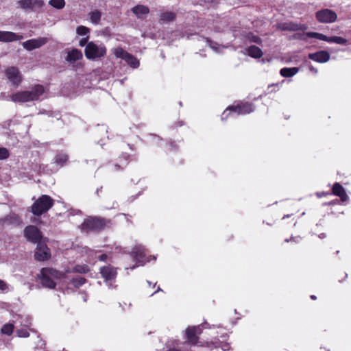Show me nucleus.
<instances>
[{"label": "nucleus", "instance_id": "obj_6", "mask_svg": "<svg viewBox=\"0 0 351 351\" xmlns=\"http://www.w3.org/2000/svg\"><path fill=\"white\" fill-rule=\"evenodd\" d=\"M254 110V106L249 103H241L237 106H230L223 112L221 119H226L230 112L235 113L237 115L246 114L253 112Z\"/></svg>", "mask_w": 351, "mask_h": 351}, {"label": "nucleus", "instance_id": "obj_11", "mask_svg": "<svg viewBox=\"0 0 351 351\" xmlns=\"http://www.w3.org/2000/svg\"><path fill=\"white\" fill-rule=\"evenodd\" d=\"M24 236L28 241L34 243L41 242L42 234L40 230L34 226H28L24 230Z\"/></svg>", "mask_w": 351, "mask_h": 351}, {"label": "nucleus", "instance_id": "obj_1", "mask_svg": "<svg viewBox=\"0 0 351 351\" xmlns=\"http://www.w3.org/2000/svg\"><path fill=\"white\" fill-rule=\"evenodd\" d=\"M202 333V328L200 326H189L185 330L186 343L191 346H199L208 348H218L220 347L223 351H227L230 349L228 343H219V342H199V335Z\"/></svg>", "mask_w": 351, "mask_h": 351}, {"label": "nucleus", "instance_id": "obj_30", "mask_svg": "<svg viewBox=\"0 0 351 351\" xmlns=\"http://www.w3.org/2000/svg\"><path fill=\"white\" fill-rule=\"evenodd\" d=\"M305 35L307 36V37H309V38H316V39H318V40H324V41H326L327 40V36L321 34V33H318V32H306L305 34Z\"/></svg>", "mask_w": 351, "mask_h": 351}, {"label": "nucleus", "instance_id": "obj_19", "mask_svg": "<svg viewBox=\"0 0 351 351\" xmlns=\"http://www.w3.org/2000/svg\"><path fill=\"white\" fill-rule=\"evenodd\" d=\"M332 192L334 195L340 197L342 202H346L349 199L344 188L339 182H335L333 184Z\"/></svg>", "mask_w": 351, "mask_h": 351}, {"label": "nucleus", "instance_id": "obj_44", "mask_svg": "<svg viewBox=\"0 0 351 351\" xmlns=\"http://www.w3.org/2000/svg\"><path fill=\"white\" fill-rule=\"evenodd\" d=\"M308 69H309V70H310L312 73H315V74H317V72H318V71H317V69H315V67H313L312 65L308 66Z\"/></svg>", "mask_w": 351, "mask_h": 351}, {"label": "nucleus", "instance_id": "obj_15", "mask_svg": "<svg viewBox=\"0 0 351 351\" xmlns=\"http://www.w3.org/2000/svg\"><path fill=\"white\" fill-rule=\"evenodd\" d=\"M49 249L43 242H38L37 244L35 258L38 261H45L50 258Z\"/></svg>", "mask_w": 351, "mask_h": 351}, {"label": "nucleus", "instance_id": "obj_21", "mask_svg": "<svg viewBox=\"0 0 351 351\" xmlns=\"http://www.w3.org/2000/svg\"><path fill=\"white\" fill-rule=\"evenodd\" d=\"M133 13L139 19L144 18L149 12L147 6L138 5L132 8Z\"/></svg>", "mask_w": 351, "mask_h": 351}, {"label": "nucleus", "instance_id": "obj_18", "mask_svg": "<svg viewBox=\"0 0 351 351\" xmlns=\"http://www.w3.org/2000/svg\"><path fill=\"white\" fill-rule=\"evenodd\" d=\"M330 53L326 51H319L308 54V58L319 63H325L330 60Z\"/></svg>", "mask_w": 351, "mask_h": 351}, {"label": "nucleus", "instance_id": "obj_14", "mask_svg": "<svg viewBox=\"0 0 351 351\" xmlns=\"http://www.w3.org/2000/svg\"><path fill=\"white\" fill-rule=\"evenodd\" d=\"M18 4L23 10H36L44 5V1L43 0H20Z\"/></svg>", "mask_w": 351, "mask_h": 351}, {"label": "nucleus", "instance_id": "obj_47", "mask_svg": "<svg viewBox=\"0 0 351 351\" xmlns=\"http://www.w3.org/2000/svg\"><path fill=\"white\" fill-rule=\"evenodd\" d=\"M291 239H293L295 242H298L300 239L297 237V238H291Z\"/></svg>", "mask_w": 351, "mask_h": 351}, {"label": "nucleus", "instance_id": "obj_5", "mask_svg": "<svg viewBox=\"0 0 351 351\" xmlns=\"http://www.w3.org/2000/svg\"><path fill=\"white\" fill-rule=\"evenodd\" d=\"M106 54V48L102 45L93 42L88 43L85 48V56L88 59L94 60L104 57Z\"/></svg>", "mask_w": 351, "mask_h": 351}, {"label": "nucleus", "instance_id": "obj_39", "mask_svg": "<svg viewBox=\"0 0 351 351\" xmlns=\"http://www.w3.org/2000/svg\"><path fill=\"white\" fill-rule=\"evenodd\" d=\"M9 156V152L6 148L0 147V160H3Z\"/></svg>", "mask_w": 351, "mask_h": 351}, {"label": "nucleus", "instance_id": "obj_28", "mask_svg": "<svg viewBox=\"0 0 351 351\" xmlns=\"http://www.w3.org/2000/svg\"><path fill=\"white\" fill-rule=\"evenodd\" d=\"M326 41L328 43H334L339 45H346L347 43V40L341 36H327V40Z\"/></svg>", "mask_w": 351, "mask_h": 351}, {"label": "nucleus", "instance_id": "obj_12", "mask_svg": "<svg viewBox=\"0 0 351 351\" xmlns=\"http://www.w3.org/2000/svg\"><path fill=\"white\" fill-rule=\"evenodd\" d=\"M100 273L102 277L106 281L108 287H112V282L115 279L117 276V269L110 265L104 266L101 267Z\"/></svg>", "mask_w": 351, "mask_h": 351}, {"label": "nucleus", "instance_id": "obj_37", "mask_svg": "<svg viewBox=\"0 0 351 351\" xmlns=\"http://www.w3.org/2000/svg\"><path fill=\"white\" fill-rule=\"evenodd\" d=\"M75 271L77 273H86L89 271V268L87 265H77L74 268Z\"/></svg>", "mask_w": 351, "mask_h": 351}, {"label": "nucleus", "instance_id": "obj_32", "mask_svg": "<svg viewBox=\"0 0 351 351\" xmlns=\"http://www.w3.org/2000/svg\"><path fill=\"white\" fill-rule=\"evenodd\" d=\"M19 322L21 325L25 326V328H28L32 324V319L29 315L21 316L19 317Z\"/></svg>", "mask_w": 351, "mask_h": 351}, {"label": "nucleus", "instance_id": "obj_16", "mask_svg": "<svg viewBox=\"0 0 351 351\" xmlns=\"http://www.w3.org/2000/svg\"><path fill=\"white\" fill-rule=\"evenodd\" d=\"M5 75L10 82L14 85H18L22 80L19 71L15 67H10L5 71Z\"/></svg>", "mask_w": 351, "mask_h": 351}, {"label": "nucleus", "instance_id": "obj_26", "mask_svg": "<svg viewBox=\"0 0 351 351\" xmlns=\"http://www.w3.org/2000/svg\"><path fill=\"white\" fill-rule=\"evenodd\" d=\"M89 15H90V21L93 24L97 25L99 23L101 17V13L100 11H99L97 10H93L89 14Z\"/></svg>", "mask_w": 351, "mask_h": 351}, {"label": "nucleus", "instance_id": "obj_43", "mask_svg": "<svg viewBox=\"0 0 351 351\" xmlns=\"http://www.w3.org/2000/svg\"><path fill=\"white\" fill-rule=\"evenodd\" d=\"M108 256L106 254H103L99 256L98 258L101 261H106L107 260Z\"/></svg>", "mask_w": 351, "mask_h": 351}, {"label": "nucleus", "instance_id": "obj_38", "mask_svg": "<svg viewBox=\"0 0 351 351\" xmlns=\"http://www.w3.org/2000/svg\"><path fill=\"white\" fill-rule=\"evenodd\" d=\"M16 334L19 337H27L29 335L26 328H21L16 330Z\"/></svg>", "mask_w": 351, "mask_h": 351}, {"label": "nucleus", "instance_id": "obj_48", "mask_svg": "<svg viewBox=\"0 0 351 351\" xmlns=\"http://www.w3.org/2000/svg\"><path fill=\"white\" fill-rule=\"evenodd\" d=\"M311 299H313V300H315V299H316V297H315V295H312L311 296Z\"/></svg>", "mask_w": 351, "mask_h": 351}, {"label": "nucleus", "instance_id": "obj_23", "mask_svg": "<svg viewBox=\"0 0 351 351\" xmlns=\"http://www.w3.org/2000/svg\"><path fill=\"white\" fill-rule=\"evenodd\" d=\"M82 58V53L81 51L77 49H73L69 51L67 54V57L66 60L68 62H75L76 60H80Z\"/></svg>", "mask_w": 351, "mask_h": 351}, {"label": "nucleus", "instance_id": "obj_27", "mask_svg": "<svg viewBox=\"0 0 351 351\" xmlns=\"http://www.w3.org/2000/svg\"><path fill=\"white\" fill-rule=\"evenodd\" d=\"M67 160V155L63 153L58 154L54 159L55 162L61 167L63 166L66 162Z\"/></svg>", "mask_w": 351, "mask_h": 351}, {"label": "nucleus", "instance_id": "obj_31", "mask_svg": "<svg viewBox=\"0 0 351 351\" xmlns=\"http://www.w3.org/2000/svg\"><path fill=\"white\" fill-rule=\"evenodd\" d=\"M49 4L56 9H62L65 5L64 0H50Z\"/></svg>", "mask_w": 351, "mask_h": 351}, {"label": "nucleus", "instance_id": "obj_24", "mask_svg": "<svg viewBox=\"0 0 351 351\" xmlns=\"http://www.w3.org/2000/svg\"><path fill=\"white\" fill-rule=\"evenodd\" d=\"M176 18V13L173 12H165L160 14V21L163 23L173 21Z\"/></svg>", "mask_w": 351, "mask_h": 351}, {"label": "nucleus", "instance_id": "obj_2", "mask_svg": "<svg viewBox=\"0 0 351 351\" xmlns=\"http://www.w3.org/2000/svg\"><path fill=\"white\" fill-rule=\"evenodd\" d=\"M44 87L41 85H36L31 90L19 91L10 96L14 102L25 103L39 99L44 93Z\"/></svg>", "mask_w": 351, "mask_h": 351}, {"label": "nucleus", "instance_id": "obj_7", "mask_svg": "<svg viewBox=\"0 0 351 351\" xmlns=\"http://www.w3.org/2000/svg\"><path fill=\"white\" fill-rule=\"evenodd\" d=\"M113 54L117 58L124 60L131 67L137 68L139 61L132 54L125 51L121 47H116L112 49Z\"/></svg>", "mask_w": 351, "mask_h": 351}, {"label": "nucleus", "instance_id": "obj_49", "mask_svg": "<svg viewBox=\"0 0 351 351\" xmlns=\"http://www.w3.org/2000/svg\"><path fill=\"white\" fill-rule=\"evenodd\" d=\"M158 291H160V288H158V290L156 291V292ZM154 293H156V291Z\"/></svg>", "mask_w": 351, "mask_h": 351}, {"label": "nucleus", "instance_id": "obj_41", "mask_svg": "<svg viewBox=\"0 0 351 351\" xmlns=\"http://www.w3.org/2000/svg\"><path fill=\"white\" fill-rule=\"evenodd\" d=\"M114 252L115 253H125V249L122 248L121 246H115L114 247Z\"/></svg>", "mask_w": 351, "mask_h": 351}, {"label": "nucleus", "instance_id": "obj_8", "mask_svg": "<svg viewBox=\"0 0 351 351\" xmlns=\"http://www.w3.org/2000/svg\"><path fill=\"white\" fill-rule=\"evenodd\" d=\"M130 255L134 261H136V264L131 267L132 269L138 265H143L146 262L149 261V260L145 257V248L141 245H135L133 247Z\"/></svg>", "mask_w": 351, "mask_h": 351}, {"label": "nucleus", "instance_id": "obj_22", "mask_svg": "<svg viewBox=\"0 0 351 351\" xmlns=\"http://www.w3.org/2000/svg\"><path fill=\"white\" fill-rule=\"evenodd\" d=\"M245 53L254 58H259L263 55L261 49L254 45L250 46V47L245 49Z\"/></svg>", "mask_w": 351, "mask_h": 351}, {"label": "nucleus", "instance_id": "obj_17", "mask_svg": "<svg viewBox=\"0 0 351 351\" xmlns=\"http://www.w3.org/2000/svg\"><path fill=\"white\" fill-rule=\"evenodd\" d=\"M23 39L22 35L17 34L12 32L0 31V42L8 43Z\"/></svg>", "mask_w": 351, "mask_h": 351}, {"label": "nucleus", "instance_id": "obj_45", "mask_svg": "<svg viewBox=\"0 0 351 351\" xmlns=\"http://www.w3.org/2000/svg\"><path fill=\"white\" fill-rule=\"evenodd\" d=\"M254 43H259L261 42L260 38L254 36L252 40Z\"/></svg>", "mask_w": 351, "mask_h": 351}, {"label": "nucleus", "instance_id": "obj_20", "mask_svg": "<svg viewBox=\"0 0 351 351\" xmlns=\"http://www.w3.org/2000/svg\"><path fill=\"white\" fill-rule=\"evenodd\" d=\"M281 28L283 30L299 31L306 30L307 29V26L304 24L285 23L281 25Z\"/></svg>", "mask_w": 351, "mask_h": 351}, {"label": "nucleus", "instance_id": "obj_9", "mask_svg": "<svg viewBox=\"0 0 351 351\" xmlns=\"http://www.w3.org/2000/svg\"><path fill=\"white\" fill-rule=\"evenodd\" d=\"M106 226V221L103 219L90 217L86 219L81 226L83 231L99 230Z\"/></svg>", "mask_w": 351, "mask_h": 351}, {"label": "nucleus", "instance_id": "obj_34", "mask_svg": "<svg viewBox=\"0 0 351 351\" xmlns=\"http://www.w3.org/2000/svg\"><path fill=\"white\" fill-rule=\"evenodd\" d=\"M13 330H14L13 324H5L2 327L1 331L3 334L7 335H10L12 333Z\"/></svg>", "mask_w": 351, "mask_h": 351}, {"label": "nucleus", "instance_id": "obj_10", "mask_svg": "<svg viewBox=\"0 0 351 351\" xmlns=\"http://www.w3.org/2000/svg\"><path fill=\"white\" fill-rule=\"evenodd\" d=\"M315 16L319 23H331L337 19V14L329 9H323L316 12Z\"/></svg>", "mask_w": 351, "mask_h": 351}, {"label": "nucleus", "instance_id": "obj_13", "mask_svg": "<svg viewBox=\"0 0 351 351\" xmlns=\"http://www.w3.org/2000/svg\"><path fill=\"white\" fill-rule=\"evenodd\" d=\"M48 42V38L39 37L38 38L30 39L22 43L24 49L32 51L45 45Z\"/></svg>", "mask_w": 351, "mask_h": 351}, {"label": "nucleus", "instance_id": "obj_4", "mask_svg": "<svg viewBox=\"0 0 351 351\" xmlns=\"http://www.w3.org/2000/svg\"><path fill=\"white\" fill-rule=\"evenodd\" d=\"M53 205V200L49 196L43 195L32 205V211L35 215H41L47 212Z\"/></svg>", "mask_w": 351, "mask_h": 351}, {"label": "nucleus", "instance_id": "obj_46", "mask_svg": "<svg viewBox=\"0 0 351 351\" xmlns=\"http://www.w3.org/2000/svg\"><path fill=\"white\" fill-rule=\"evenodd\" d=\"M326 194H327V193H317V196H318L319 197H322V196H324V195H326Z\"/></svg>", "mask_w": 351, "mask_h": 351}, {"label": "nucleus", "instance_id": "obj_40", "mask_svg": "<svg viewBox=\"0 0 351 351\" xmlns=\"http://www.w3.org/2000/svg\"><path fill=\"white\" fill-rule=\"evenodd\" d=\"M8 290V286L5 282L0 279V291H5Z\"/></svg>", "mask_w": 351, "mask_h": 351}, {"label": "nucleus", "instance_id": "obj_25", "mask_svg": "<svg viewBox=\"0 0 351 351\" xmlns=\"http://www.w3.org/2000/svg\"><path fill=\"white\" fill-rule=\"evenodd\" d=\"M299 71V69L297 67L292 68H282L280 69V73L285 77H289L295 75Z\"/></svg>", "mask_w": 351, "mask_h": 351}, {"label": "nucleus", "instance_id": "obj_36", "mask_svg": "<svg viewBox=\"0 0 351 351\" xmlns=\"http://www.w3.org/2000/svg\"><path fill=\"white\" fill-rule=\"evenodd\" d=\"M205 42L213 51L220 52V46L217 43H213L208 38H205Z\"/></svg>", "mask_w": 351, "mask_h": 351}, {"label": "nucleus", "instance_id": "obj_35", "mask_svg": "<svg viewBox=\"0 0 351 351\" xmlns=\"http://www.w3.org/2000/svg\"><path fill=\"white\" fill-rule=\"evenodd\" d=\"M85 282V279L82 277H77L71 280V283L75 287H79Z\"/></svg>", "mask_w": 351, "mask_h": 351}, {"label": "nucleus", "instance_id": "obj_33", "mask_svg": "<svg viewBox=\"0 0 351 351\" xmlns=\"http://www.w3.org/2000/svg\"><path fill=\"white\" fill-rule=\"evenodd\" d=\"M76 32L79 36H85L87 37V36H89L90 29L85 26L80 25L77 27Z\"/></svg>", "mask_w": 351, "mask_h": 351}, {"label": "nucleus", "instance_id": "obj_29", "mask_svg": "<svg viewBox=\"0 0 351 351\" xmlns=\"http://www.w3.org/2000/svg\"><path fill=\"white\" fill-rule=\"evenodd\" d=\"M20 221V218L15 214L9 215L3 221L5 223H19Z\"/></svg>", "mask_w": 351, "mask_h": 351}, {"label": "nucleus", "instance_id": "obj_42", "mask_svg": "<svg viewBox=\"0 0 351 351\" xmlns=\"http://www.w3.org/2000/svg\"><path fill=\"white\" fill-rule=\"evenodd\" d=\"M89 38V36H87V37L86 38H82L80 40V45L81 47H84V45H86V44L87 43V41Z\"/></svg>", "mask_w": 351, "mask_h": 351}, {"label": "nucleus", "instance_id": "obj_3", "mask_svg": "<svg viewBox=\"0 0 351 351\" xmlns=\"http://www.w3.org/2000/svg\"><path fill=\"white\" fill-rule=\"evenodd\" d=\"M63 275L52 268H43L38 275L42 285L46 288L54 289Z\"/></svg>", "mask_w": 351, "mask_h": 351}]
</instances>
